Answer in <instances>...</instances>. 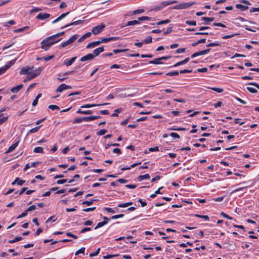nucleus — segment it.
Returning <instances> with one entry per match:
<instances>
[{
  "instance_id": "obj_26",
  "label": "nucleus",
  "mask_w": 259,
  "mask_h": 259,
  "mask_svg": "<svg viewBox=\"0 0 259 259\" xmlns=\"http://www.w3.org/2000/svg\"><path fill=\"white\" fill-rule=\"evenodd\" d=\"M177 3V2L176 1H171V2L164 1L161 3V5L162 6V7L163 8V7H165L169 5H171L174 3Z\"/></svg>"
},
{
  "instance_id": "obj_30",
  "label": "nucleus",
  "mask_w": 259,
  "mask_h": 259,
  "mask_svg": "<svg viewBox=\"0 0 259 259\" xmlns=\"http://www.w3.org/2000/svg\"><path fill=\"white\" fill-rule=\"evenodd\" d=\"M33 152L37 153H43L44 149L41 147H37L34 149Z\"/></svg>"
},
{
  "instance_id": "obj_44",
  "label": "nucleus",
  "mask_w": 259,
  "mask_h": 259,
  "mask_svg": "<svg viewBox=\"0 0 259 259\" xmlns=\"http://www.w3.org/2000/svg\"><path fill=\"white\" fill-rule=\"evenodd\" d=\"M152 37L151 36H149L146 39H145L143 41L145 44H148L152 42Z\"/></svg>"
},
{
  "instance_id": "obj_13",
  "label": "nucleus",
  "mask_w": 259,
  "mask_h": 259,
  "mask_svg": "<svg viewBox=\"0 0 259 259\" xmlns=\"http://www.w3.org/2000/svg\"><path fill=\"white\" fill-rule=\"evenodd\" d=\"M94 58V56H93L92 54H88L87 55L82 57L80 58V61L81 62H83L87 60H91Z\"/></svg>"
},
{
  "instance_id": "obj_5",
  "label": "nucleus",
  "mask_w": 259,
  "mask_h": 259,
  "mask_svg": "<svg viewBox=\"0 0 259 259\" xmlns=\"http://www.w3.org/2000/svg\"><path fill=\"white\" fill-rule=\"evenodd\" d=\"M15 61L13 60L9 61L4 66L0 68V75L4 73L9 68H10L14 63Z\"/></svg>"
},
{
  "instance_id": "obj_21",
  "label": "nucleus",
  "mask_w": 259,
  "mask_h": 259,
  "mask_svg": "<svg viewBox=\"0 0 259 259\" xmlns=\"http://www.w3.org/2000/svg\"><path fill=\"white\" fill-rule=\"evenodd\" d=\"M99 45H100L99 40L91 42H90L89 44H88V45L86 47V48L89 49V48H94V47L97 46Z\"/></svg>"
},
{
  "instance_id": "obj_2",
  "label": "nucleus",
  "mask_w": 259,
  "mask_h": 259,
  "mask_svg": "<svg viewBox=\"0 0 259 259\" xmlns=\"http://www.w3.org/2000/svg\"><path fill=\"white\" fill-rule=\"evenodd\" d=\"M52 38L51 37H48L46 38H45L40 43L41 46V48L45 51L48 50L50 47L53 45L52 44H51V41L50 40V39H51Z\"/></svg>"
},
{
  "instance_id": "obj_1",
  "label": "nucleus",
  "mask_w": 259,
  "mask_h": 259,
  "mask_svg": "<svg viewBox=\"0 0 259 259\" xmlns=\"http://www.w3.org/2000/svg\"><path fill=\"white\" fill-rule=\"evenodd\" d=\"M42 67H38V68L34 69L33 66H26L21 69L20 73L23 75H27V78L30 80L39 75L42 71Z\"/></svg>"
},
{
  "instance_id": "obj_61",
  "label": "nucleus",
  "mask_w": 259,
  "mask_h": 259,
  "mask_svg": "<svg viewBox=\"0 0 259 259\" xmlns=\"http://www.w3.org/2000/svg\"><path fill=\"white\" fill-rule=\"evenodd\" d=\"M70 12H68L62 14L60 16L58 17L59 19H62L63 18H65L67 15H68L69 14Z\"/></svg>"
},
{
  "instance_id": "obj_38",
  "label": "nucleus",
  "mask_w": 259,
  "mask_h": 259,
  "mask_svg": "<svg viewBox=\"0 0 259 259\" xmlns=\"http://www.w3.org/2000/svg\"><path fill=\"white\" fill-rule=\"evenodd\" d=\"M179 72L178 71H172V72H169L166 73V75L167 76H177V75H179Z\"/></svg>"
},
{
  "instance_id": "obj_10",
  "label": "nucleus",
  "mask_w": 259,
  "mask_h": 259,
  "mask_svg": "<svg viewBox=\"0 0 259 259\" xmlns=\"http://www.w3.org/2000/svg\"><path fill=\"white\" fill-rule=\"evenodd\" d=\"M70 88H71V86L68 85L64 83H62L58 87V88L56 89V92L61 93L65 90Z\"/></svg>"
},
{
  "instance_id": "obj_27",
  "label": "nucleus",
  "mask_w": 259,
  "mask_h": 259,
  "mask_svg": "<svg viewBox=\"0 0 259 259\" xmlns=\"http://www.w3.org/2000/svg\"><path fill=\"white\" fill-rule=\"evenodd\" d=\"M150 178V176L148 174H146L144 175H140L139 176L137 179L139 181H141L144 179H148Z\"/></svg>"
},
{
  "instance_id": "obj_15",
  "label": "nucleus",
  "mask_w": 259,
  "mask_h": 259,
  "mask_svg": "<svg viewBox=\"0 0 259 259\" xmlns=\"http://www.w3.org/2000/svg\"><path fill=\"white\" fill-rule=\"evenodd\" d=\"M104 51V48L103 47L98 48L94 50V53L93 56H94V58L96 57L99 55L100 53Z\"/></svg>"
},
{
  "instance_id": "obj_62",
  "label": "nucleus",
  "mask_w": 259,
  "mask_h": 259,
  "mask_svg": "<svg viewBox=\"0 0 259 259\" xmlns=\"http://www.w3.org/2000/svg\"><path fill=\"white\" fill-rule=\"evenodd\" d=\"M36 208V206L35 205H32L31 206H30L27 209H26V211H32V210H34Z\"/></svg>"
},
{
  "instance_id": "obj_57",
  "label": "nucleus",
  "mask_w": 259,
  "mask_h": 259,
  "mask_svg": "<svg viewBox=\"0 0 259 259\" xmlns=\"http://www.w3.org/2000/svg\"><path fill=\"white\" fill-rule=\"evenodd\" d=\"M66 236H69V237H71L74 239H77V236L73 234H72L70 232H67L66 233Z\"/></svg>"
},
{
  "instance_id": "obj_6",
  "label": "nucleus",
  "mask_w": 259,
  "mask_h": 259,
  "mask_svg": "<svg viewBox=\"0 0 259 259\" xmlns=\"http://www.w3.org/2000/svg\"><path fill=\"white\" fill-rule=\"evenodd\" d=\"M128 51V49H115L113 50V52L104 54L103 56L104 57H110L113 55V54H118L122 52H125Z\"/></svg>"
},
{
  "instance_id": "obj_50",
  "label": "nucleus",
  "mask_w": 259,
  "mask_h": 259,
  "mask_svg": "<svg viewBox=\"0 0 259 259\" xmlns=\"http://www.w3.org/2000/svg\"><path fill=\"white\" fill-rule=\"evenodd\" d=\"M100 250V248H98L95 252L90 253V256L93 257V256L97 255L99 253Z\"/></svg>"
},
{
  "instance_id": "obj_56",
  "label": "nucleus",
  "mask_w": 259,
  "mask_h": 259,
  "mask_svg": "<svg viewBox=\"0 0 259 259\" xmlns=\"http://www.w3.org/2000/svg\"><path fill=\"white\" fill-rule=\"evenodd\" d=\"M186 48H179L176 51V53H183L186 51Z\"/></svg>"
},
{
  "instance_id": "obj_25",
  "label": "nucleus",
  "mask_w": 259,
  "mask_h": 259,
  "mask_svg": "<svg viewBox=\"0 0 259 259\" xmlns=\"http://www.w3.org/2000/svg\"><path fill=\"white\" fill-rule=\"evenodd\" d=\"M160 58L155 59L153 60L150 61L149 62V64H162V62L161 61Z\"/></svg>"
},
{
  "instance_id": "obj_34",
  "label": "nucleus",
  "mask_w": 259,
  "mask_h": 259,
  "mask_svg": "<svg viewBox=\"0 0 259 259\" xmlns=\"http://www.w3.org/2000/svg\"><path fill=\"white\" fill-rule=\"evenodd\" d=\"M78 34H74L68 40L69 41L70 44L73 43L78 37Z\"/></svg>"
},
{
  "instance_id": "obj_48",
  "label": "nucleus",
  "mask_w": 259,
  "mask_h": 259,
  "mask_svg": "<svg viewBox=\"0 0 259 259\" xmlns=\"http://www.w3.org/2000/svg\"><path fill=\"white\" fill-rule=\"evenodd\" d=\"M144 9H138V10H135L133 12V15H137V14H140V13H142L144 12Z\"/></svg>"
},
{
  "instance_id": "obj_37",
  "label": "nucleus",
  "mask_w": 259,
  "mask_h": 259,
  "mask_svg": "<svg viewBox=\"0 0 259 259\" xmlns=\"http://www.w3.org/2000/svg\"><path fill=\"white\" fill-rule=\"evenodd\" d=\"M221 44L218 42H211L206 45L207 47H216V46H220Z\"/></svg>"
},
{
  "instance_id": "obj_60",
  "label": "nucleus",
  "mask_w": 259,
  "mask_h": 259,
  "mask_svg": "<svg viewBox=\"0 0 259 259\" xmlns=\"http://www.w3.org/2000/svg\"><path fill=\"white\" fill-rule=\"evenodd\" d=\"M41 126H36V127H35L34 128H32L31 129L30 131H29V132L31 133H35L40 128Z\"/></svg>"
},
{
  "instance_id": "obj_11",
  "label": "nucleus",
  "mask_w": 259,
  "mask_h": 259,
  "mask_svg": "<svg viewBox=\"0 0 259 259\" xmlns=\"http://www.w3.org/2000/svg\"><path fill=\"white\" fill-rule=\"evenodd\" d=\"M195 4H196V2H195L181 3V5L182 6L181 9H186L189 8V7H190L194 5Z\"/></svg>"
},
{
  "instance_id": "obj_31",
  "label": "nucleus",
  "mask_w": 259,
  "mask_h": 259,
  "mask_svg": "<svg viewBox=\"0 0 259 259\" xmlns=\"http://www.w3.org/2000/svg\"><path fill=\"white\" fill-rule=\"evenodd\" d=\"M151 17H148V16H142V17H139L138 18V20H137V21H139V22H140V21H146V20H151Z\"/></svg>"
},
{
  "instance_id": "obj_42",
  "label": "nucleus",
  "mask_w": 259,
  "mask_h": 259,
  "mask_svg": "<svg viewBox=\"0 0 259 259\" xmlns=\"http://www.w3.org/2000/svg\"><path fill=\"white\" fill-rule=\"evenodd\" d=\"M29 28V26H25L23 28H18L17 29H16L15 30V32H22L23 31H24L26 29H28Z\"/></svg>"
},
{
  "instance_id": "obj_43",
  "label": "nucleus",
  "mask_w": 259,
  "mask_h": 259,
  "mask_svg": "<svg viewBox=\"0 0 259 259\" xmlns=\"http://www.w3.org/2000/svg\"><path fill=\"white\" fill-rule=\"evenodd\" d=\"M84 250H85V248L84 247H82L80 249H79V250H77L75 253V255H78L79 253H82V254H84Z\"/></svg>"
},
{
  "instance_id": "obj_18",
  "label": "nucleus",
  "mask_w": 259,
  "mask_h": 259,
  "mask_svg": "<svg viewBox=\"0 0 259 259\" xmlns=\"http://www.w3.org/2000/svg\"><path fill=\"white\" fill-rule=\"evenodd\" d=\"M101 117L100 116H91L88 117H82L83 121H89L93 120H95Z\"/></svg>"
},
{
  "instance_id": "obj_45",
  "label": "nucleus",
  "mask_w": 259,
  "mask_h": 259,
  "mask_svg": "<svg viewBox=\"0 0 259 259\" xmlns=\"http://www.w3.org/2000/svg\"><path fill=\"white\" fill-rule=\"evenodd\" d=\"M107 132V130L106 129H102L100 130V131L98 132L97 134L98 136H102L105 134Z\"/></svg>"
},
{
  "instance_id": "obj_36",
  "label": "nucleus",
  "mask_w": 259,
  "mask_h": 259,
  "mask_svg": "<svg viewBox=\"0 0 259 259\" xmlns=\"http://www.w3.org/2000/svg\"><path fill=\"white\" fill-rule=\"evenodd\" d=\"M239 34V33H234V34H232L226 35L223 36L222 37V38L224 39H226L228 38H232V37H233L235 36L238 35Z\"/></svg>"
},
{
  "instance_id": "obj_22",
  "label": "nucleus",
  "mask_w": 259,
  "mask_h": 259,
  "mask_svg": "<svg viewBox=\"0 0 259 259\" xmlns=\"http://www.w3.org/2000/svg\"><path fill=\"white\" fill-rule=\"evenodd\" d=\"M214 19V17H201V20H204L205 22L204 23V24H209L210 22L213 21Z\"/></svg>"
},
{
  "instance_id": "obj_59",
  "label": "nucleus",
  "mask_w": 259,
  "mask_h": 259,
  "mask_svg": "<svg viewBox=\"0 0 259 259\" xmlns=\"http://www.w3.org/2000/svg\"><path fill=\"white\" fill-rule=\"evenodd\" d=\"M213 25L216 26L222 27H224V28H225L226 27L225 25H224V24H223L222 23L215 22V23H213Z\"/></svg>"
},
{
  "instance_id": "obj_9",
  "label": "nucleus",
  "mask_w": 259,
  "mask_h": 259,
  "mask_svg": "<svg viewBox=\"0 0 259 259\" xmlns=\"http://www.w3.org/2000/svg\"><path fill=\"white\" fill-rule=\"evenodd\" d=\"M84 21V20H82L75 21L71 23H68V24L64 25V26H62L61 28L64 29L65 28H67L71 25H78V24H82Z\"/></svg>"
},
{
  "instance_id": "obj_12",
  "label": "nucleus",
  "mask_w": 259,
  "mask_h": 259,
  "mask_svg": "<svg viewBox=\"0 0 259 259\" xmlns=\"http://www.w3.org/2000/svg\"><path fill=\"white\" fill-rule=\"evenodd\" d=\"M50 17V15L48 13H39L36 16V19L39 20H45Z\"/></svg>"
},
{
  "instance_id": "obj_40",
  "label": "nucleus",
  "mask_w": 259,
  "mask_h": 259,
  "mask_svg": "<svg viewBox=\"0 0 259 259\" xmlns=\"http://www.w3.org/2000/svg\"><path fill=\"white\" fill-rule=\"evenodd\" d=\"M94 201H95V199H91L90 201H84L82 202V204L90 206L93 203Z\"/></svg>"
},
{
  "instance_id": "obj_14",
  "label": "nucleus",
  "mask_w": 259,
  "mask_h": 259,
  "mask_svg": "<svg viewBox=\"0 0 259 259\" xmlns=\"http://www.w3.org/2000/svg\"><path fill=\"white\" fill-rule=\"evenodd\" d=\"M76 59V57H72L69 59H66L64 62V64L66 66H69L72 65Z\"/></svg>"
},
{
  "instance_id": "obj_54",
  "label": "nucleus",
  "mask_w": 259,
  "mask_h": 259,
  "mask_svg": "<svg viewBox=\"0 0 259 259\" xmlns=\"http://www.w3.org/2000/svg\"><path fill=\"white\" fill-rule=\"evenodd\" d=\"M247 90L252 93H255L257 92V91L255 89L252 87H247Z\"/></svg>"
},
{
  "instance_id": "obj_19",
  "label": "nucleus",
  "mask_w": 259,
  "mask_h": 259,
  "mask_svg": "<svg viewBox=\"0 0 259 259\" xmlns=\"http://www.w3.org/2000/svg\"><path fill=\"white\" fill-rule=\"evenodd\" d=\"M25 182V180H20L19 178H17L15 179L14 182H12V185H14L15 184H17L19 186L23 185Z\"/></svg>"
},
{
  "instance_id": "obj_3",
  "label": "nucleus",
  "mask_w": 259,
  "mask_h": 259,
  "mask_svg": "<svg viewBox=\"0 0 259 259\" xmlns=\"http://www.w3.org/2000/svg\"><path fill=\"white\" fill-rule=\"evenodd\" d=\"M64 34V32H59L56 34L50 36V37H51L52 38H51V39H50V40H51V44H52L53 45L55 44L59 41L61 39V38H59V37L60 36H62Z\"/></svg>"
},
{
  "instance_id": "obj_8",
  "label": "nucleus",
  "mask_w": 259,
  "mask_h": 259,
  "mask_svg": "<svg viewBox=\"0 0 259 259\" xmlns=\"http://www.w3.org/2000/svg\"><path fill=\"white\" fill-rule=\"evenodd\" d=\"M120 38L116 36H112L108 38H101L99 40L100 44L101 43H106L111 40H117L120 39Z\"/></svg>"
},
{
  "instance_id": "obj_39",
  "label": "nucleus",
  "mask_w": 259,
  "mask_h": 259,
  "mask_svg": "<svg viewBox=\"0 0 259 259\" xmlns=\"http://www.w3.org/2000/svg\"><path fill=\"white\" fill-rule=\"evenodd\" d=\"M122 111V109L119 108H117L116 110H115L114 112L115 113H113L111 115L112 117H116L118 116V113L121 112Z\"/></svg>"
},
{
  "instance_id": "obj_51",
  "label": "nucleus",
  "mask_w": 259,
  "mask_h": 259,
  "mask_svg": "<svg viewBox=\"0 0 259 259\" xmlns=\"http://www.w3.org/2000/svg\"><path fill=\"white\" fill-rule=\"evenodd\" d=\"M48 108L52 110L60 109L59 107L56 105H50Z\"/></svg>"
},
{
  "instance_id": "obj_63",
  "label": "nucleus",
  "mask_w": 259,
  "mask_h": 259,
  "mask_svg": "<svg viewBox=\"0 0 259 259\" xmlns=\"http://www.w3.org/2000/svg\"><path fill=\"white\" fill-rule=\"evenodd\" d=\"M67 179H61V180H58L56 182V183L57 184H64L65 183H66L67 182Z\"/></svg>"
},
{
  "instance_id": "obj_53",
  "label": "nucleus",
  "mask_w": 259,
  "mask_h": 259,
  "mask_svg": "<svg viewBox=\"0 0 259 259\" xmlns=\"http://www.w3.org/2000/svg\"><path fill=\"white\" fill-rule=\"evenodd\" d=\"M123 217H124L123 214H119L114 215L112 216L111 218V219L114 220V219H119L120 218H122Z\"/></svg>"
},
{
  "instance_id": "obj_55",
  "label": "nucleus",
  "mask_w": 259,
  "mask_h": 259,
  "mask_svg": "<svg viewBox=\"0 0 259 259\" xmlns=\"http://www.w3.org/2000/svg\"><path fill=\"white\" fill-rule=\"evenodd\" d=\"M83 121L82 117V118H76L74 119V120L73 121V123H79Z\"/></svg>"
},
{
  "instance_id": "obj_4",
  "label": "nucleus",
  "mask_w": 259,
  "mask_h": 259,
  "mask_svg": "<svg viewBox=\"0 0 259 259\" xmlns=\"http://www.w3.org/2000/svg\"><path fill=\"white\" fill-rule=\"evenodd\" d=\"M105 26H106V25L105 24H104L103 23H102L99 25L94 27L92 28V33L95 35L98 34L103 31Z\"/></svg>"
},
{
  "instance_id": "obj_28",
  "label": "nucleus",
  "mask_w": 259,
  "mask_h": 259,
  "mask_svg": "<svg viewBox=\"0 0 259 259\" xmlns=\"http://www.w3.org/2000/svg\"><path fill=\"white\" fill-rule=\"evenodd\" d=\"M107 224V221H103L101 222H99L97 224V226L95 227V229L96 230L100 227H103V226L106 225Z\"/></svg>"
},
{
  "instance_id": "obj_20",
  "label": "nucleus",
  "mask_w": 259,
  "mask_h": 259,
  "mask_svg": "<svg viewBox=\"0 0 259 259\" xmlns=\"http://www.w3.org/2000/svg\"><path fill=\"white\" fill-rule=\"evenodd\" d=\"M23 84H20L16 87L12 88L11 89V91L13 93H17L23 88Z\"/></svg>"
},
{
  "instance_id": "obj_52",
  "label": "nucleus",
  "mask_w": 259,
  "mask_h": 259,
  "mask_svg": "<svg viewBox=\"0 0 259 259\" xmlns=\"http://www.w3.org/2000/svg\"><path fill=\"white\" fill-rule=\"evenodd\" d=\"M186 23L187 24H188L189 25H192V26H196V22L195 21L188 20V21H186Z\"/></svg>"
},
{
  "instance_id": "obj_32",
  "label": "nucleus",
  "mask_w": 259,
  "mask_h": 259,
  "mask_svg": "<svg viewBox=\"0 0 259 259\" xmlns=\"http://www.w3.org/2000/svg\"><path fill=\"white\" fill-rule=\"evenodd\" d=\"M22 239H23V238L22 237L17 236L13 240H9V242L10 243H15L16 242H18L19 241H20Z\"/></svg>"
},
{
  "instance_id": "obj_29",
  "label": "nucleus",
  "mask_w": 259,
  "mask_h": 259,
  "mask_svg": "<svg viewBox=\"0 0 259 259\" xmlns=\"http://www.w3.org/2000/svg\"><path fill=\"white\" fill-rule=\"evenodd\" d=\"M77 113L83 114H91L93 113L92 110L82 111L80 109H78L77 112Z\"/></svg>"
},
{
  "instance_id": "obj_58",
  "label": "nucleus",
  "mask_w": 259,
  "mask_h": 259,
  "mask_svg": "<svg viewBox=\"0 0 259 259\" xmlns=\"http://www.w3.org/2000/svg\"><path fill=\"white\" fill-rule=\"evenodd\" d=\"M221 215L222 216H223V217L225 218H227L229 220H232L233 218L231 217H230L229 215H228V214H226L225 213H224V212H221Z\"/></svg>"
},
{
  "instance_id": "obj_64",
  "label": "nucleus",
  "mask_w": 259,
  "mask_h": 259,
  "mask_svg": "<svg viewBox=\"0 0 259 259\" xmlns=\"http://www.w3.org/2000/svg\"><path fill=\"white\" fill-rule=\"evenodd\" d=\"M104 209L105 210H106L107 212H111V213H114L115 212V210H113L112 208H109V207H105L104 208Z\"/></svg>"
},
{
  "instance_id": "obj_47",
  "label": "nucleus",
  "mask_w": 259,
  "mask_h": 259,
  "mask_svg": "<svg viewBox=\"0 0 259 259\" xmlns=\"http://www.w3.org/2000/svg\"><path fill=\"white\" fill-rule=\"evenodd\" d=\"M172 31V27H168L167 28L166 30L163 32V35H165L168 33H170Z\"/></svg>"
},
{
  "instance_id": "obj_35",
  "label": "nucleus",
  "mask_w": 259,
  "mask_h": 259,
  "mask_svg": "<svg viewBox=\"0 0 259 259\" xmlns=\"http://www.w3.org/2000/svg\"><path fill=\"white\" fill-rule=\"evenodd\" d=\"M208 89H210L212 90V91H214L219 93H222L224 91V90L222 88L208 87Z\"/></svg>"
},
{
  "instance_id": "obj_23",
  "label": "nucleus",
  "mask_w": 259,
  "mask_h": 259,
  "mask_svg": "<svg viewBox=\"0 0 259 259\" xmlns=\"http://www.w3.org/2000/svg\"><path fill=\"white\" fill-rule=\"evenodd\" d=\"M140 24V22H139V21H137V20H132V21H128L126 23V24L124 25L123 27L126 26L135 25H137V24Z\"/></svg>"
},
{
  "instance_id": "obj_7",
  "label": "nucleus",
  "mask_w": 259,
  "mask_h": 259,
  "mask_svg": "<svg viewBox=\"0 0 259 259\" xmlns=\"http://www.w3.org/2000/svg\"><path fill=\"white\" fill-rule=\"evenodd\" d=\"M210 49H205L204 50H202V51H200L199 52H196V53L193 54L191 56V57L192 58H194L196 57L199 56H201V55H203L206 54L208 53H209L210 52Z\"/></svg>"
},
{
  "instance_id": "obj_41",
  "label": "nucleus",
  "mask_w": 259,
  "mask_h": 259,
  "mask_svg": "<svg viewBox=\"0 0 259 259\" xmlns=\"http://www.w3.org/2000/svg\"><path fill=\"white\" fill-rule=\"evenodd\" d=\"M195 216L197 218H200L203 219L206 221H208L209 220V218L208 215H200V214H195Z\"/></svg>"
},
{
  "instance_id": "obj_17",
  "label": "nucleus",
  "mask_w": 259,
  "mask_h": 259,
  "mask_svg": "<svg viewBox=\"0 0 259 259\" xmlns=\"http://www.w3.org/2000/svg\"><path fill=\"white\" fill-rule=\"evenodd\" d=\"M19 142V140H18L16 142L12 144L8 149V150L6 152V153H8L14 151L15 148L17 147Z\"/></svg>"
},
{
  "instance_id": "obj_49",
  "label": "nucleus",
  "mask_w": 259,
  "mask_h": 259,
  "mask_svg": "<svg viewBox=\"0 0 259 259\" xmlns=\"http://www.w3.org/2000/svg\"><path fill=\"white\" fill-rule=\"evenodd\" d=\"M40 11H41V9H40L39 8H37V7H34L30 11V13L31 14V13L39 12Z\"/></svg>"
},
{
  "instance_id": "obj_16",
  "label": "nucleus",
  "mask_w": 259,
  "mask_h": 259,
  "mask_svg": "<svg viewBox=\"0 0 259 259\" xmlns=\"http://www.w3.org/2000/svg\"><path fill=\"white\" fill-rule=\"evenodd\" d=\"M190 60V58L187 57L185 58L184 60L181 61L180 62H177V63L175 64L172 67H176L177 66H179L180 65H184L188 63Z\"/></svg>"
},
{
  "instance_id": "obj_46",
  "label": "nucleus",
  "mask_w": 259,
  "mask_h": 259,
  "mask_svg": "<svg viewBox=\"0 0 259 259\" xmlns=\"http://www.w3.org/2000/svg\"><path fill=\"white\" fill-rule=\"evenodd\" d=\"M109 103H105L98 104H90V108H91V107H93L104 106V105H109Z\"/></svg>"
},
{
  "instance_id": "obj_33",
  "label": "nucleus",
  "mask_w": 259,
  "mask_h": 259,
  "mask_svg": "<svg viewBox=\"0 0 259 259\" xmlns=\"http://www.w3.org/2000/svg\"><path fill=\"white\" fill-rule=\"evenodd\" d=\"M170 22V20L169 19H166L164 20H162V21L157 22L156 23V24L157 25H162V24H166L169 23Z\"/></svg>"
},
{
  "instance_id": "obj_24",
  "label": "nucleus",
  "mask_w": 259,
  "mask_h": 259,
  "mask_svg": "<svg viewBox=\"0 0 259 259\" xmlns=\"http://www.w3.org/2000/svg\"><path fill=\"white\" fill-rule=\"evenodd\" d=\"M236 8L238 9H240L241 11H244L248 9V6H244L241 4H236Z\"/></svg>"
}]
</instances>
